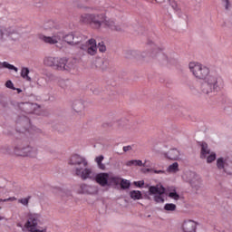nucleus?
Returning a JSON list of instances; mask_svg holds the SVG:
<instances>
[{
	"instance_id": "nucleus-1",
	"label": "nucleus",
	"mask_w": 232,
	"mask_h": 232,
	"mask_svg": "<svg viewBox=\"0 0 232 232\" xmlns=\"http://www.w3.org/2000/svg\"><path fill=\"white\" fill-rule=\"evenodd\" d=\"M188 68L196 79L204 81L201 84V92L204 95L218 93L224 88V80L220 76L209 75L211 73L209 67L198 62H190Z\"/></svg>"
},
{
	"instance_id": "nucleus-2",
	"label": "nucleus",
	"mask_w": 232,
	"mask_h": 232,
	"mask_svg": "<svg viewBox=\"0 0 232 232\" xmlns=\"http://www.w3.org/2000/svg\"><path fill=\"white\" fill-rule=\"evenodd\" d=\"M40 41L45 43V44H63V43H67V44H72V46L78 45L81 50H86V36L79 33H71L65 34L63 32L53 33L52 36H46L44 34L39 35Z\"/></svg>"
},
{
	"instance_id": "nucleus-3",
	"label": "nucleus",
	"mask_w": 232,
	"mask_h": 232,
	"mask_svg": "<svg viewBox=\"0 0 232 232\" xmlns=\"http://www.w3.org/2000/svg\"><path fill=\"white\" fill-rule=\"evenodd\" d=\"M81 23L84 24H91L95 30H101L102 27L113 32H121L122 26L106 17L104 14H83L80 18Z\"/></svg>"
},
{
	"instance_id": "nucleus-4",
	"label": "nucleus",
	"mask_w": 232,
	"mask_h": 232,
	"mask_svg": "<svg viewBox=\"0 0 232 232\" xmlns=\"http://www.w3.org/2000/svg\"><path fill=\"white\" fill-rule=\"evenodd\" d=\"M126 57H130V59H146L148 57H158L160 59H164L166 54L164 53V46L155 45L152 50L139 51L137 49H130L125 52Z\"/></svg>"
},
{
	"instance_id": "nucleus-5",
	"label": "nucleus",
	"mask_w": 232,
	"mask_h": 232,
	"mask_svg": "<svg viewBox=\"0 0 232 232\" xmlns=\"http://www.w3.org/2000/svg\"><path fill=\"white\" fill-rule=\"evenodd\" d=\"M19 39L21 34L14 28L0 25V45L12 46L14 43H18Z\"/></svg>"
},
{
	"instance_id": "nucleus-6",
	"label": "nucleus",
	"mask_w": 232,
	"mask_h": 232,
	"mask_svg": "<svg viewBox=\"0 0 232 232\" xmlns=\"http://www.w3.org/2000/svg\"><path fill=\"white\" fill-rule=\"evenodd\" d=\"M45 66H50L53 70H59L61 72H70L75 66L73 60L66 59H45L44 61Z\"/></svg>"
},
{
	"instance_id": "nucleus-7",
	"label": "nucleus",
	"mask_w": 232,
	"mask_h": 232,
	"mask_svg": "<svg viewBox=\"0 0 232 232\" xmlns=\"http://www.w3.org/2000/svg\"><path fill=\"white\" fill-rule=\"evenodd\" d=\"M41 214H29L27 221L24 224L25 229L29 232H46V228L38 229L37 227L41 224Z\"/></svg>"
},
{
	"instance_id": "nucleus-8",
	"label": "nucleus",
	"mask_w": 232,
	"mask_h": 232,
	"mask_svg": "<svg viewBox=\"0 0 232 232\" xmlns=\"http://www.w3.org/2000/svg\"><path fill=\"white\" fill-rule=\"evenodd\" d=\"M85 46H87L85 51H87V53L89 55H95V53H97V48L102 53H104V52H106V45H104V42L99 43L97 45V41H95V39L93 38L86 41Z\"/></svg>"
},
{
	"instance_id": "nucleus-9",
	"label": "nucleus",
	"mask_w": 232,
	"mask_h": 232,
	"mask_svg": "<svg viewBox=\"0 0 232 232\" xmlns=\"http://www.w3.org/2000/svg\"><path fill=\"white\" fill-rule=\"evenodd\" d=\"M164 193H166V188L162 185L150 186L149 188V194L154 195V201L157 202V204H164L165 200L162 197Z\"/></svg>"
},
{
	"instance_id": "nucleus-10",
	"label": "nucleus",
	"mask_w": 232,
	"mask_h": 232,
	"mask_svg": "<svg viewBox=\"0 0 232 232\" xmlns=\"http://www.w3.org/2000/svg\"><path fill=\"white\" fill-rule=\"evenodd\" d=\"M75 175L76 177H80L82 180H88V179L90 180H93V179H95V172H93L92 169H88V168L82 169V168L76 167Z\"/></svg>"
},
{
	"instance_id": "nucleus-11",
	"label": "nucleus",
	"mask_w": 232,
	"mask_h": 232,
	"mask_svg": "<svg viewBox=\"0 0 232 232\" xmlns=\"http://www.w3.org/2000/svg\"><path fill=\"white\" fill-rule=\"evenodd\" d=\"M188 184H190L193 189L198 191V189L202 188V179H200V176L197 175V173L190 172L188 176Z\"/></svg>"
},
{
	"instance_id": "nucleus-12",
	"label": "nucleus",
	"mask_w": 232,
	"mask_h": 232,
	"mask_svg": "<svg viewBox=\"0 0 232 232\" xmlns=\"http://www.w3.org/2000/svg\"><path fill=\"white\" fill-rule=\"evenodd\" d=\"M68 164L70 166H83V168H86L88 161L80 155H73L70 158Z\"/></svg>"
},
{
	"instance_id": "nucleus-13",
	"label": "nucleus",
	"mask_w": 232,
	"mask_h": 232,
	"mask_svg": "<svg viewBox=\"0 0 232 232\" xmlns=\"http://www.w3.org/2000/svg\"><path fill=\"white\" fill-rule=\"evenodd\" d=\"M182 232H197V222L191 219H186L181 224Z\"/></svg>"
},
{
	"instance_id": "nucleus-14",
	"label": "nucleus",
	"mask_w": 232,
	"mask_h": 232,
	"mask_svg": "<svg viewBox=\"0 0 232 232\" xmlns=\"http://www.w3.org/2000/svg\"><path fill=\"white\" fill-rule=\"evenodd\" d=\"M17 107L22 111H24V113H34V111H35V109L39 108V105L30 102H21L17 104Z\"/></svg>"
},
{
	"instance_id": "nucleus-15",
	"label": "nucleus",
	"mask_w": 232,
	"mask_h": 232,
	"mask_svg": "<svg viewBox=\"0 0 232 232\" xmlns=\"http://www.w3.org/2000/svg\"><path fill=\"white\" fill-rule=\"evenodd\" d=\"M92 68H97L98 70H107L110 63L104 59H93L91 61Z\"/></svg>"
},
{
	"instance_id": "nucleus-16",
	"label": "nucleus",
	"mask_w": 232,
	"mask_h": 232,
	"mask_svg": "<svg viewBox=\"0 0 232 232\" xmlns=\"http://www.w3.org/2000/svg\"><path fill=\"white\" fill-rule=\"evenodd\" d=\"M72 109L76 111V113H81L84 111V102L82 100H74L71 102Z\"/></svg>"
},
{
	"instance_id": "nucleus-17",
	"label": "nucleus",
	"mask_w": 232,
	"mask_h": 232,
	"mask_svg": "<svg viewBox=\"0 0 232 232\" xmlns=\"http://www.w3.org/2000/svg\"><path fill=\"white\" fill-rule=\"evenodd\" d=\"M37 155H39V149H37V147L26 146L24 157H31L32 159H35Z\"/></svg>"
},
{
	"instance_id": "nucleus-18",
	"label": "nucleus",
	"mask_w": 232,
	"mask_h": 232,
	"mask_svg": "<svg viewBox=\"0 0 232 232\" xmlns=\"http://www.w3.org/2000/svg\"><path fill=\"white\" fill-rule=\"evenodd\" d=\"M14 153L16 155V157H24L26 155V146L24 144L14 146Z\"/></svg>"
},
{
	"instance_id": "nucleus-19",
	"label": "nucleus",
	"mask_w": 232,
	"mask_h": 232,
	"mask_svg": "<svg viewBox=\"0 0 232 232\" xmlns=\"http://www.w3.org/2000/svg\"><path fill=\"white\" fill-rule=\"evenodd\" d=\"M165 157H167V159H169V160H179L180 157V152L177 149H171L165 154Z\"/></svg>"
},
{
	"instance_id": "nucleus-20",
	"label": "nucleus",
	"mask_w": 232,
	"mask_h": 232,
	"mask_svg": "<svg viewBox=\"0 0 232 232\" xmlns=\"http://www.w3.org/2000/svg\"><path fill=\"white\" fill-rule=\"evenodd\" d=\"M96 182L100 184V186H106L108 184V174L102 173L95 175Z\"/></svg>"
},
{
	"instance_id": "nucleus-21",
	"label": "nucleus",
	"mask_w": 232,
	"mask_h": 232,
	"mask_svg": "<svg viewBox=\"0 0 232 232\" xmlns=\"http://www.w3.org/2000/svg\"><path fill=\"white\" fill-rule=\"evenodd\" d=\"M21 77H23L27 82H32V77H30V69H28V67H22Z\"/></svg>"
},
{
	"instance_id": "nucleus-22",
	"label": "nucleus",
	"mask_w": 232,
	"mask_h": 232,
	"mask_svg": "<svg viewBox=\"0 0 232 232\" xmlns=\"http://www.w3.org/2000/svg\"><path fill=\"white\" fill-rule=\"evenodd\" d=\"M210 153H211V150H209V148L208 147V143L203 142L201 144V153H200L201 159H206V157H208V155H209Z\"/></svg>"
},
{
	"instance_id": "nucleus-23",
	"label": "nucleus",
	"mask_w": 232,
	"mask_h": 232,
	"mask_svg": "<svg viewBox=\"0 0 232 232\" xmlns=\"http://www.w3.org/2000/svg\"><path fill=\"white\" fill-rule=\"evenodd\" d=\"M226 166H227V162L224 158H218L217 160V168L218 169H224L225 173H227V170L226 169Z\"/></svg>"
},
{
	"instance_id": "nucleus-24",
	"label": "nucleus",
	"mask_w": 232,
	"mask_h": 232,
	"mask_svg": "<svg viewBox=\"0 0 232 232\" xmlns=\"http://www.w3.org/2000/svg\"><path fill=\"white\" fill-rule=\"evenodd\" d=\"M5 68L7 70H14L15 72H19V69L13 64L8 63L7 62H0V70H5Z\"/></svg>"
},
{
	"instance_id": "nucleus-25",
	"label": "nucleus",
	"mask_w": 232,
	"mask_h": 232,
	"mask_svg": "<svg viewBox=\"0 0 232 232\" xmlns=\"http://www.w3.org/2000/svg\"><path fill=\"white\" fill-rule=\"evenodd\" d=\"M130 197L132 200H140L142 198V193L140 190H131Z\"/></svg>"
},
{
	"instance_id": "nucleus-26",
	"label": "nucleus",
	"mask_w": 232,
	"mask_h": 232,
	"mask_svg": "<svg viewBox=\"0 0 232 232\" xmlns=\"http://www.w3.org/2000/svg\"><path fill=\"white\" fill-rule=\"evenodd\" d=\"M179 171V163L174 162L173 164L169 165L167 169L168 173H177Z\"/></svg>"
},
{
	"instance_id": "nucleus-27",
	"label": "nucleus",
	"mask_w": 232,
	"mask_h": 232,
	"mask_svg": "<svg viewBox=\"0 0 232 232\" xmlns=\"http://www.w3.org/2000/svg\"><path fill=\"white\" fill-rule=\"evenodd\" d=\"M78 193L84 195L86 193H90V187L86 184L80 185V188L78 189Z\"/></svg>"
},
{
	"instance_id": "nucleus-28",
	"label": "nucleus",
	"mask_w": 232,
	"mask_h": 232,
	"mask_svg": "<svg viewBox=\"0 0 232 232\" xmlns=\"http://www.w3.org/2000/svg\"><path fill=\"white\" fill-rule=\"evenodd\" d=\"M0 153L2 155H12V149L10 146H3L0 148Z\"/></svg>"
},
{
	"instance_id": "nucleus-29",
	"label": "nucleus",
	"mask_w": 232,
	"mask_h": 232,
	"mask_svg": "<svg viewBox=\"0 0 232 232\" xmlns=\"http://www.w3.org/2000/svg\"><path fill=\"white\" fill-rule=\"evenodd\" d=\"M110 183L114 184L115 186H119L121 184V179L117 176H111L109 178Z\"/></svg>"
},
{
	"instance_id": "nucleus-30",
	"label": "nucleus",
	"mask_w": 232,
	"mask_h": 232,
	"mask_svg": "<svg viewBox=\"0 0 232 232\" xmlns=\"http://www.w3.org/2000/svg\"><path fill=\"white\" fill-rule=\"evenodd\" d=\"M121 189H130V187L131 186V183H130V180L128 179H121L120 182Z\"/></svg>"
},
{
	"instance_id": "nucleus-31",
	"label": "nucleus",
	"mask_w": 232,
	"mask_h": 232,
	"mask_svg": "<svg viewBox=\"0 0 232 232\" xmlns=\"http://www.w3.org/2000/svg\"><path fill=\"white\" fill-rule=\"evenodd\" d=\"M10 104H11V105H14L13 102H8L5 101V100H1V101H0V107H2L3 110H10Z\"/></svg>"
},
{
	"instance_id": "nucleus-32",
	"label": "nucleus",
	"mask_w": 232,
	"mask_h": 232,
	"mask_svg": "<svg viewBox=\"0 0 232 232\" xmlns=\"http://www.w3.org/2000/svg\"><path fill=\"white\" fill-rule=\"evenodd\" d=\"M214 160H217V154L215 152H210L208 156H207V162L208 164H211Z\"/></svg>"
},
{
	"instance_id": "nucleus-33",
	"label": "nucleus",
	"mask_w": 232,
	"mask_h": 232,
	"mask_svg": "<svg viewBox=\"0 0 232 232\" xmlns=\"http://www.w3.org/2000/svg\"><path fill=\"white\" fill-rule=\"evenodd\" d=\"M164 209L165 211H175V209H177V205L173 203H167L164 206Z\"/></svg>"
},
{
	"instance_id": "nucleus-34",
	"label": "nucleus",
	"mask_w": 232,
	"mask_h": 232,
	"mask_svg": "<svg viewBox=\"0 0 232 232\" xmlns=\"http://www.w3.org/2000/svg\"><path fill=\"white\" fill-rule=\"evenodd\" d=\"M30 198H31V197L29 196L27 198L18 199V202H19V204H23V206H28V204L30 202Z\"/></svg>"
},
{
	"instance_id": "nucleus-35",
	"label": "nucleus",
	"mask_w": 232,
	"mask_h": 232,
	"mask_svg": "<svg viewBox=\"0 0 232 232\" xmlns=\"http://www.w3.org/2000/svg\"><path fill=\"white\" fill-rule=\"evenodd\" d=\"M169 197L170 198H173V200H179L180 198V196L179 194H177V192H170L169 193Z\"/></svg>"
},
{
	"instance_id": "nucleus-36",
	"label": "nucleus",
	"mask_w": 232,
	"mask_h": 232,
	"mask_svg": "<svg viewBox=\"0 0 232 232\" xmlns=\"http://www.w3.org/2000/svg\"><path fill=\"white\" fill-rule=\"evenodd\" d=\"M222 3L226 10H229L231 8V2H229V0H222Z\"/></svg>"
},
{
	"instance_id": "nucleus-37",
	"label": "nucleus",
	"mask_w": 232,
	"mask_h": 232,
	"mask_svg": "<svg viewBox=\"0 0 232 232\" xmlns=\"http://www.w3.org/2000/svg\"><path fill=\"white\" fill-rule=\"evenodd\" d=\"M5 88H9V90H15V87H14V82H12L10 80L5 82Z\"/></svg>"
},
{
	"instance_id": "nucleus-38",
	"label": "nucleus",
	"mask_w": 232,
	"mask_h": 232,
	"mask_svg": "<svg viewBox=\"0 0 232 232\" xmlns=\"http://www.w3.org/2000/svg\"><path fill=\"white\" fill-rule=\"evenodd\" d=\"M102 160H104V156H99L95 159V162H97V164L102 163Z\"/></svg>"
},
{
	"instance_id": "nucleus-39",
	"label": "nucleus",
	"mask_w": 232,
	"mask_h": 232,
	"mask_svg": "<svg viewBox=\"0 0 232 232\" xmlns=\"http://www.w3.org/2000/svg\"><path fill=\"white\" fill-rule=\"evenodd\" d=\"M134 184L138 187V188H142L144 186V180L141 181H135Z\"/></svg>"
},
{
	"instance_id": "nucleus-40",
	"label": "nucleus",
	"mask_w": 232,
	"mask_h": 232,
	"mask_svg": "<svg viewBox=\"0 0 232 232\" xmlns=\"http://www.w3.org/2000/svg\"><path fill=\"white\" fill-rule=\"evenodd\" d=\"M136 160H131L126 162V166H135Z\"/></svg>"
},
{
	"instance_id": "nucleus-41",
	"label": "nucleus",
	"mask_w": 232,
	"mask_h": 232,
	"mask_svg": "<svg viewBox=\"0 0 232 232\" xmlns=\"http://www.w3.org/2000/svg\"><path fill=\"white\" fill-rule=\"evenodd\" d=\"M133 150L130 145L123 147V151L126 153L127 151H131Z\"/></svg>"
},
{
	"instance_id": "nucleus-42",
	"label": "nucleus",
	"mask_w": 232,
	"mask_h": 232,
	"mask_svg": "<svg viewBox=\"0 0 232 232\" xmlns=\"http://www.w3.org/2000/svg\"><path fill=\"white\" fill-rule=\"evenodd\" d=\"M135 166H146V165L142 163V160H136Z\"/></svg>"
},
{
	"instance_id": "nucleus-43",
	"label": "nucleus",
	"mask_w": 232,
	"mask_h": 232,
	"mask_svg": "<svg viewBox=\"0 0 232 232\" xmlns=\"http://www.w3.org/2000/svg\"><path fill=\"white\" fill-rule=\"evenodd\" d=\"M170 5H171V7L173 8V10H177L179 8L177 2H172Z\"/></svg>"
},
{
	"instance_id": "nucleus-44",
	"label": "nucleus",
	"mask_w": 232,
	"mask_h": 232,
	"mask_svg": "<svg viewBox=\"0 0 232 232\" xmlns=\"http://www.w3.org/2000/svg\"><path fill=\"white\" fill-rule=\"evenodd\" d=\"M152 171H153V173H157V174H160V173L164 174V173H166V171H164V170L153 169Z\"/></svg>"
},
{
	"instance_id": "nucleus-45",
	"label": "nucleus",
	"mask_w": 232,
	"mask_h": 232,
	"mask_svg": "<svg viewBox=\"0 0 232 232\" xmlns=\"http://www.w3.org/2000/svg\"><path fill=\"white\" fill-rule=\"evenodd\" d=\"M100 169H106V166L102 163H98Z\"/></svg>"
},
{
	"instance_id": "nucleus-46",
	"label": "nucleus",
	"mask_w": 232,
	"mask_h": 232,
	"mask_svg": "<svg viewBox=\"0 0 232 232\" xmlns=\"http://www.w3.org/2000/svg\"><path fill=\"white\" fill-rule=\"evenodd\" d=\"M8 200H12V198H11L6 199L0 198V202H8Z\"/></svg>"
},
{
	"instance_id": "nucleus-47",
	"label": "nucleus",
	"mask_w": 232,
	"mask_h": 232,
	"mask_svg": "<svg viewBox=\"0 0 232 232\" xmlns=\"http://www.w3.org/2000/svg\"><path fill=\"white\" fill-rule=\"evenodd\" d=\"M150 171H153V169H145V173L147 172V173H150Z\"/></svg>"
},
{
	"instance_id": "nucleus-48",
	"label": "nucleus",
	"mask_w": 232,
	"mask_h": 232,
	"mask_svg": "<svg viewBox=\"0 0 232 232\" xmlns=\"http://www.w3.org/2000/svg\"><path fill=\"white\" fill-rule=\"evenodd\" d=\"M17 93H21L23 92V90H21L20 88H15Z\"/></svg>"
},
{
	"instance_id": "nucleus-49",
	"label": "nucleus",
	"mask_w": 232,
	"mask_h": 232,
	"mask_svg": "<svg viewBox=\"0 0 232 232\" xmlns=\"http://www.w3.org/2000/svg\"><path fill=\"white\" fill-rule=\"evenodd\" d=\"M145 198H147L148 200H151V198H150V196H145Z\"/></svg>"
},
{
	"instance_id": "nucleus-50",
	"label": "nucleus",
	"mask_w": 232,
	"mask_h": 232,
	"mask_svg": "<svg viewBox=\"0 0 232 232\" xmlns=\"http://www.w3.org/2000/svg\"><path fill=\"white\" fill-rule=\"evenodd\" d=\"M1 220H5V218L0 217V222H1Z\"/></svg>"
},
{
	"instance_id": "nucleus-51",
	"label": "nucleus",
	"mask_w": 232,
	"mask_h": 232,
	"mask_svg": "<svg viewBox=\"0 0 232 232\" xmlns=\"http://www.w3.org/2000/svg\"><path fill=\"white\" fill-rule=\"evenodd\" d=\"M49 24H53V22L50 21V22H49Z\"/></svg>"
},
{
	"instance_id": "nucleus-52",
	"label": "nucleus",
	"mask_w": 232,
	"mask_h": 232,
	"mask_svg": "<svg viewBox=\"0 0 232 232\" xmlns=\"http://www.w3.org/2000/svg\"><path fill=\"white\" fill-rule=\"evenodd\" d=\"M125 130H130V128L126 127Z\"/></svg>"
}]
</instances>
